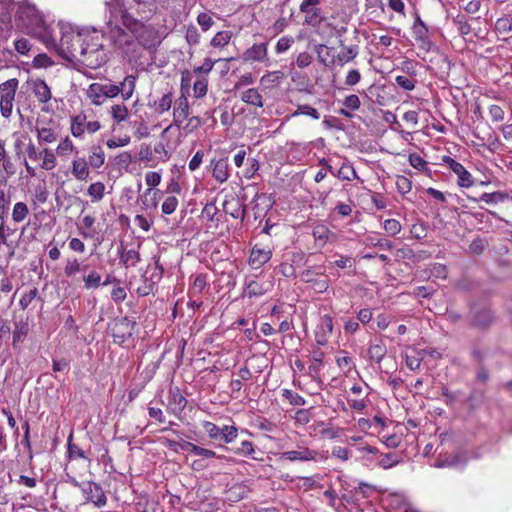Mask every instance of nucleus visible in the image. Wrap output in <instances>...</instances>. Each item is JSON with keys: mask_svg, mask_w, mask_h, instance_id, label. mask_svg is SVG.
Here are the masks:
<instances>
[{"mask_svg": "<svg viewBox=\"0 0 512 512\" xmlns=\"http://www.w3.org/2000/svg\"><path fill=\"white\" fill-rule=\"evenodd\" d=\"M110 113L115 123L119 124L125 121L129 116V110L124 104H114L111 106Z\"/></svg>", "mask_w": 512, "mask_h": 512, "instance_id": "e2e57ef3", "label": "nucleus"}, {"mask_svg": "<svg viewBox=\"0 0 512 512\" xmlns=\"http://www.w3.org/2000/svg\"><path fill=\"white\" fill-rule=\"evenodd\" d=\"M333 317L330 314L320 316L315 329V341L324 346L333 334Z\"/></svg>", "mask_w": 512, "mask_h": 512, "instance_id": "4468645a", "label": "nucleus"}, {"mask_svg": "<svg viewBox=\"0 0 512 512\" xmlns=\"http://www.w3.org/2000/svg\"><path fill=\"white\" fill-rule=\"evenodd\" d=\"M164 268L160 263V257L154 256L153 263H149L147 269L145 271L146 277L148 278V282H152V284L158 285V283L163 278Z\"/></svg>", "mask_w": 512, "mask_h": 512, "instance_id": "393cba45", "label": "nucleus"}, {"mask_svg": "<svg viewBox=\"0 0 512 512\" xmlns=\"http://www.w3.org/2000/svg\"><path fill=\"white\" fill-rule=\"evenodd\" d=\"M106 154L99 144H93L88 148V157L86 159L91 169L98 170L105 164Z\"/></svg>", "mask_w": 512, "mask_h": 512, "instance_id": "5701e85b", "label": "nucleus"}, {"mask_svg": "<svg viewBox=\"0 0 512 512\" xmlns=\"http://www.w3.org/2000/svg\"><path fill=\"white\" fill-rule=\"evenodd\" d=\"M342 104L344 108L339 110V115L346 118H352L353 115L350 111H357L361 106V101L358 95L351 94L344 98Z\"/></svg>", "mask_w": 512, "mask_h": 512, "instance_id": "c756f323", "label": "nucleus"}, {"mask_svg": "<svg viewBox=\"0 0 512 512\" xmlns=\"http://www.w3.org/2000/svg\"><path fill=\"white\" fill-rule=\"evenodd\" d=\"M363 244L366 247L379 248L381 250H391L394 247L392 241L387 238L380 237L377 233H371L363 239Z\"/></svg>", "mask_w": 512, "mask_h": 512, "instance_id": "bb28decb", "label": "nucleus"}, {"mask_svg": "<svg viewBox=\"0 0 512 512\" xmlns=\"http://www.w3.org/2000/svg\"><path fill=\"white\" fill-rule=\"evenodd\" d=\"M493 320V314L488 309H483L478 311L474 317L472 324L473 326L479 327L481 329L487 328Z\"/></svg>", "mask_w": 512, "mask_h": 512, "instance_id": "09e8293b", "label": "nucleus"}, {"mask_svg": "<svg viewBox=\"0 0 512 512\" xmlns=\"http://www.w3.org/2000/svg\"><path fill=\"white\" fill-rule=\"evenodd\" d=\"M218 60H213L209 57L205 58L202 65L195 66L191 71L196 78L208 77V74L213 70L215 63Z\"/></svg>", "mask_w": 512, "mask_h": 512, "instance_id": "bf43d9fd", "label": "nucleus"}, {"mask_svg": "<svg viewBox=\"0 0 512 512\" xmlns=\"http://www.w3.org/2000/svg\"><path fill=\"white\" fill-rule=\"evenodd\" d=\"M35 131L39 145L52 144L59 139L58 126L52 121L42 126L37 124L35 127Z\"/></svg>", "mask_w": 512, "mask_h": 512, "instance_id": "dca6fc26", "label": "nucleus"}, {"mask_svg": "<svg viewBox=\"0 0 512 512\" xmlns=\"http://www.w3.org/2000/svg\"><path fill=\"white\" fill-rule=\"evenodd\" d=\"M83 270L80 261L76 257H69L65 260L63 273L67 278H74Z\"/></svg>", "mask_w": 512, "mask_h": 512, "instance_id": "a18cd8bd", "label": "nucleus"}, {"mask_svg": "<svg viewBox=\"0 0 512 512\" xmlns=\"http://www.w3.org/2000/svg\"><path fill=\"white\" fill-rule=\"evenodd\" d=\"M19 80L11 78L0 84V112L3 118L9 119L13 112Z\"/></svg>", "mask_w": 512, "mask_h": 512, "instance_id": "39448f33", "label": "nucleus"}, {"mask_svg": "<svg viewBox=\"0 0 512 512\" xmlns=\"http://www.w3.org/2000/svg\"><path fill=\"white\" fill-rule=\"evenodd\" d=\"M83 55L81 63L90 69H97L107 62L104 51L103 34L93 30H86L85 42L83 43Z\"/></svg>", "mask_w": 512, "mask_h": 512, "instance_id": "f257e3e1", "label": "nucleus"}, {"mask_svg": "<svg viewBox=\"0 0 512 512\" xmlns=\"http://www.w3.org/2000/svg\"><path fill=\"white\" fill-rule=\"evenodd\" d=\"M223 209L226 214L231 215L234 219H243L245 217V210L238 200L225 202Z\"/></svg>", "mask_w": 512, "mask_h": 512, "instance_id": "603ef678", "label": "nucleus"}, {"mask_svg": "<svg viewBox=\"0 0 512 512\" xmlns=\"http://www.w3.org/2000/svg\"><path fill=\"white\" fill-rule=\"evenodd\" d=\"M0 166L9 175H12L15 173L14 165L11 162V159L9 157V153H8V150L6 147V141L2 138H0Z\"/></svg>", "mask_w": 512, "mask_h": 512, "instance_id": "58836bf2", "label": "nucleus"}, {"mask_svg": "<svg viewBox=\"0 0 512 512\" xmlns=\"http://www.w3.org/2000/svg\"><path fill=\"white\" fill-rule=\"evenodd\" d=\"M208 285V275L200 273L195 275L193 282L188 290L189 297L200 295Z\"/></svg>", "mask_w": 512, "mask_h": 512, "instance_id": "f704fd0d", "label": "nucleus"}, {"mask_svg": "<svg viewBox=\"0 0 512 512\" xmlns=\"http://www.w3.org/2000/svg\"><path fill=\"white\" fill-rule=\"evenodd\" d=\"M136 86V77L133 75H128L124 78V80L118 85V89L120 90V94L124 100H129Z\"/></svg>", "mask_w": 512, "mask_h": 512, "instance_id": "a19ab883", "label": "nucleus"}, {"mask_svg": "<svg viewBox=\"0 0 512 512\" xmlns=\"http://www.w3.org/2000/svg\"><path fill=\"white\" fill-rule=\"evenodd\" d=\"M323 367V353L319 352L313 356V361L308 367V375L315 381H321V370Z\"/></svg>", "mask_w": 512, "mask_h": 512, "instance_id": "c03bdc74", "label": "nucleus"}, {"mask_svg": "<svg viewBox=\"0 0 512 512\" xmlns=\"http://www.w3.org/2000/svg\"><path fill=\"white\" fill-rule=\"evenodd\" d=\"M187 405L186 398L181 394L178 387L171 388L167 397L166 410L169 414L181 419V415Z\"/></svg>", "mask_w": 512, "mask_h": 512, "instance_id": "f8f14e48", "label": "nucleus"}, {"mask_svg": "<svg viewBox=\"0 0 512 512\" xmlns=\"http://www.w3.org/2000/svg\"><path fill=\"white\" fill-rule=\"evenodd\" d=\"M412 34L415 41L418 43H421L422 45L428 43V29L419 15L416 16V19L413 23Z\"/></svg>", "mask_w": 512, "mask_h": 512, "instance_id": "2f4dec72", "label": "nucleus"}, {"mask_svg": "<svg viewBox=\"0 0 512 512\" xmlns=\"http://www.w3.org/2000/svg\"><path fill=\"white\" fill-rule=\"evenodd\" d=\"M190 111L189 101L186 94L181 95L173 103V121L161 133L165 138L169 133L180 132L181 124L188 118Z\"/></svg>", "mask_w": 512, "mask_h": 512, "instance_id": "20e7f679", "label": "nucleus"}, {"mask_svg": "<svg viewBox=\"0 0 512 512\" xmlns=\"http://www.w3.org/2000/svg\"><path fill=\"white\" fill-rule=\"evenodd\" d=\"M101 128L102 125L98 120L87 121V116L84 112H80L70 119V132L77 139H83L85 132L94 134Z\"/></svg>", "mask_w": 512, "mask_h": 512, "instance_id": "0eeeda50", "label": "nucleus"}, {"mask_svg": "<svg viewBox=\"0 0 512 512\" xmlns=\"http://www.w3.org/2000/svg\"><path fill=\"white\" fill-rule=\"evenodd\" d=\"M358 55L357 46H344L342 50L335 56V65L343 66L352 60H354Z\"/></svg>", "mask_w": 512, "mask_h": 512, "instance_id": "473e14b6", "label": "nucleus"}, {"mask_svg": "<svg viewBox=\"0 0 512 512\" xmlns=\"http://www.w3.org/2000/svg\"><path fill=\"white\" fill-rule=\"evenodd\" d=\"M446 436V432H442L439 435V442L434 449V453L436 454L433 457V461L430 463L432 467L444 468L448 465V448L445 444Z\"/></svg>", "mask_w": 512, "mask_h": 512, "instance_id": "6ab92c4d", "label": "nucleus"}, {"mask_svg": "<svg viewBox=\"0 0 512 512\" xmlns=\"http://www.w3.org/2000/svg\"><path fill=\"white\" fill-rule=\"evenodd\" d=\"M33 94L40 104L48 103L52 98V92L48 84L42 79H36L32 82Z\"/></svg>", "mask_w": 512, "mask_h": 512, "instance_id": "b1692460", "label": "nucleus"}, {"mask_svg": "<svg viewBox=\"0 0 512 512\" xmlns=\"http://www.w3.org/2000/svg\"><path fill=\"white\" fill-rule=\"evenodd\" d=\"M231 451L234 454L240 455V456H251L252 459L256 461H262V457H256L254 456L255 453V446L251 441L244 440L240 443V446L234 447L231 449Z\"/></svg>", "mask_w": 512, "mask_h": 512, "instance_id": "49530a36", "label": "nucleus"}, {"mask_svg": "<svg viewBox=\"0 0 512 512\" xmlns=\"http://www.w3.org/2000/svg\"><path fill=\"white\" fill-rule=\"evenodd\" d=\"M367 353L371 362L380 364L387 353V348L382 342L372 343L369 345Z\"/></svg>", "mask_w": 512, "mask_h": 512, "instance_id": "c9c22d12", "label": "nucleus"}, {"mask_svg": "<svg viewBox=\"0 0 512 512\" xmlns=\"http://www.w3.org/2000/svg\"><path fill=\"white\" fill-rule=\"evenodd\" d=\"M320 0H303L300 4V11L305 14L304 22L315 26L321 21V9L318 7Z\"/></svg>", "mask_w": 512, "mask_h": 512, "instance_id": "f3484780", "label": "nucleus"}, {"mask_svg": "<svg viewBox=\"0 0 512 512\" xmlns=\"http://www.w3.org/2000/svg\"><path fill=\"white\" fill-rule=\"evenodd\" d=\"M121 20L143 48L153 49L160 43L159 32L153 26L142 23L127 12L122 14Z\"/></svg>", "mask_w": 512, "mask_h": 512, "instance_id": "7ed1b4c3", "label": "nucleus"}, {"mask_svg": "<svg viewBox=\"0 0 512 512\" xmlns=\"http://www.w3.org/2000/svg\"><path fill=\"white\" fill-rule=\"evenodd\" d=\"M495 30L500 35H507L512 33V17L505 16L499 18L495 23Z\"/></svg>", "mask_w": 512, "mask_h": 512, "instance_id": "774afa93", "label": "nucleus"}, {"mask_svg": "<svg viewBox=\"0 0 512 512\" xmlns=\"http://www.w3.org/2000/svg\"><path fill=\"white\" fill-rule=\"evenodd\" d=\"M85 34L86 30L74 31L71 28L62 31L60 41L57 45L58 54L63 59L70 62L77 61L81 63Z\"/></svg>", "mask_w": 512, "mask_h": 512, "instance_id": "f03ea898", "label": "nucleus"}, {"mask_svg": "<svg viewBox=\"0 0 512 512\" xmlns=\"http://www.w3.org/2000/svg\"><path fill=\"white\" fill-rule=\"evenodd\" d=\"M87 95L91 102L96 106L102 105L106 100L101 83L90 84L87 90Z\"/></svg>", "mask_w": 512, "mask_h": 512, "instance_id": "4c0bfd02", "label": "nucleus"}, {"mask_svg": "<svg viewBox=\"0 0 512 512\" xmlns=\"http://www.w3.org/2000/svg\"><path fill=\"white\" fill-rule=\"evenodd\" d=\"M508 198L509 194L507 192L496 191L492 193H482L479 197V201L487 204H497L499 202H504Z\"/></svg>", "mask_w": 512, "mask_h": 512, "instance_id": "680f3d73", "label": "nucleus"}, {"mask_svg": "<svg viewBox=\"0 0 512 512\" xmlns=\"http://www.w3.org/2000/svg\"><path fill=\"white\" fill-rule=\"evenodd\" d=\"M271 257L272 252L270 249L261 248L256 244L250 252L249 265L254 269H259L266 264Z\"/></svg>", "mask_w": 512, "mask_h": 512, "instance_id": "4be33fe9", "label": "nucleus"}, {"mask_svg": "<svg viewBox=\"0 0 512 512\" xmlns=\"http://www.w3.org/2000/svg\"><path fill=\"white\" fill-rule=\"evenodd\" d=\"M10 201L7 198L5 192L0 190V238L5 239L4 235V219L8 216Z\"/></svg>", "mask_w": 512, "mask_h": 512, "instance_id": "864d4df0", "label": "nucleus"}, {"mask_svg": "<svg viewBox=\"0 0 512 512\" xmlns=\"http://www.w3.org/2000/svg\"><path fill=\"white\" fill-rule=\"evenodd\" d=\"M83 504L92 503L101 508L106 505L107 497L100 484L93 481H82L80 484Z\"/></svg>", "mask_w": 512, "mask_h": 512, "instance_id": "6e6552de", "label": "nucleus"}, {"mask_svg": "<svg viewBox=\"0 0 512 512\" xmlns=\"http://www.w3.org/2000/svg\"><path fill=\"white\" fill-rule=\"evenodd\" d=\"M209 167L211 169L212 177L218 184H223L228 181L230 177V168L228 158H213L210 160Z\"/></svg>", "mask_w": 512, "mask_h": 512, "instance_id": "a211bd4d", "label": "nucleus"}, {"mask_svg": "<svg viewBox=\"0 0 512 512\" xmlns=\"http://www.w3.org/2000/svg\"><path fill=\"white\" fill-rule=\"evenodd\" d=\"M284 77V73L280 70L269 71L261 77L260 83L261 85H263L264 88L272 89L278 86L284 79Z\"/></svg>", "mask_w": 512, "mask_h": 512, "instance_id": "72a5a7b5", "label": "nucleus"}, {"mask_svg": "<svg viewBox=\"0 0 512 512\" xmlns=\"http://www.w3.org/2000/svg\"><path fill=\"white\" fill-rule=\"evenodd\" d=\"M241 58L244 63L250 64L269 62L267 43H254L243 52Z\"/></svg>", "mask_w": 512, "mask_h": 512, "instance_id": "2eb2a0df", "label": "nucleus"}, {"mask_svg": "<svg viewBox=\"0 0 512 512\" xmlns=\"http://www.w3.org/2000/svg\"><path fill=\"white\" fill-rule=\"evenodd\" d=\"M268 288L265 287L264 283H260L257 280H249L245 283L244 296L248 298L261 297L266 294Z\"/></svg>", "mask_w": 512, "mask_h": 512, "instance_id": "7c9ffc66", "label": "nucleus"}, {"mask_svg": "<svg viewBox=\"0 0 512 512\" xmlns=\"http://www.w3.org/2000/svg\"><path fill=\"white\" fill-rule=\"evenodd\" d=\"M87 195L91 198L92 202H99L105 195L104 183L97 181L91 183L87 188Z\"/></svg>", "mask_w": 512, "mask_h": 512, "instance_id": "4d7b16f0", "label": "nucleus"}, {"mask_svg": "<svg viewBox=\"0 0 512 512\" xmlns=\"http://www.w3.org/2000/svg\"><path fill=\"white\" fill-rule=\"evenodd\" d=\"M76 153L75 158L71 162V173L73 177L78 181H87L90 178V166L88 165L86 158Z\"/></svg>", "mask_w": 512, "mask_h": 512, "instance_id": "412c9836", "label": "nucleus"}, {"mask_svg": "<svg viewBox=\"0 0 512 512\" xmlns=\"http://www.w3.org/2000/svg\"><path fill=\"white\" fill-rule=\"evenodd\" d=\"M240 99L250 106L262 108L264 106L263 97L256 88H248L241 92Z\"/></svg>", "mask_w": 512, "mask_h": 512, "instance_id": "cd10ccee", "label": "nucleus"}, {"mask_svg": "<svg viewBox=\"0 0 512 512\" xmlns=\"http://www.w3.org/2000/svg\"><path fill=\"white\" fill-rule=\"evenodd\" d=\"M173 103L174 101L172 92H167L154 101L153 108L157 114L161 115L165 112H168L173 106Z\"/></svg>", "mask_w": 512, "mask_h": 512, "instance_id": "ea45409f", "label": "nucleus"}, {"mask_svg": "<svg viewBox=\"0 0 512 512\" xmlns=\"http://www.w3.org/2000/svg\"><path fill=\"white\" fill-rule=\"evenodd\" d=\"M29 214V209L26 203L17 202L13 206L12 219L16 223H20L26 219Z\"/></svg>", "mask_w": 512, "mask_h": 512, "instance_id": "0e129e2a", "label": "nucleus"}, {"mask_svg": "<svg viewBox=\"0 0 512 512\" xmlns=\"http://www.w3.org/2000/svg\"><path fill=\"white\" fill-rule=\"evenodd\" d=\"M450 171L457 176V184L461 188H469L473 185L474 179L471 173L459 162L450 158Z\"/></svg>", "mask_w": 512, "mask_h": 512, "instance_id": "aec40b11", "label": "nucleus"}, {"mask_svg": "<svg viewBox=\"0 0 512 512\" xmlns=\"http://www.w3.org/2000/svg\"><path fill=\"white\" fill-rule=\"evenodd\" d=\"M369 386L355 383L349 390L350 394L346 400L349 407L357 412H363L370 404Z\"/></svg>", "mask_w": 512, "mask_h": 512, "instance_id": "1a4fd4ad", "label": "nucleus"}, {"mask_svg": "<svg viewBox=\"0 0 512 512\" xmlns=\"http://www.w3.org/2000/svg\"><path fill=\"white\" fill-rule=\"evenodd\" d=\"M160 196V190L153 191L151 188H147L141 196V202L145 208L156 209Z\"/></svg>", "mask_w": 512, "mask_h": 512, "instance_id": "79ce46f5", "label": "nucleus"}, {"mask_svg": "<svg viewBox=\"0 0 512 512\" xmlns=\"http://www.w3.org/2000/svg\"><path fill=\"white\" fill-rule=\"evenodd\" d=\"M301 281L308 284L316 293H324L330 286V279L324 272H316L307 268L301 272Z\"/></svg>", "mask_w": 512, "mask_h": 512, "instance_id": "9d476101", "label": "nucleus"}, {"mask_svg": "<svg viewBox=\"0 0 512 512\" xmlns=\"http://www.w3.org/2000/svg\"><path fill=\"white\" fill-rule=\"evenodd\" d=\"M136 322L128 317L115 318L109 324V331L113 342L122 345L128 341L134 334Z\"/></svg>", "mask_w": 512, "mask_h": 512, "instance_id": "423d86ee", "label": "nucleus"}, {"mask_svg": "<svg viewBox=\"0 0 512 512\" xmlns=\"http://www.w3.org/2000/svg\"><path fill=\"white\" fill-rule=\"evenodd\" d=\"M339 179L346 180V181H352L355 179H359V176L354 169L353 165L350 163H343L342 166L339 168L337 173L335 174Z\"/></svg>", "mask_w": 512, "mask_h": 512, "instance_id": "13d9d810", "label": "nucleus"}, {"mask_svg": "<svg viewBox=\"0 0 512 512\" xmlns=\"http://www.w3.org/2000/svg\"><path fill=\"white\" fill-rule=\"evenodd\" d=\"M319 452L309 449L305 446H297L296 450L284 451L279 454L280 460H287L290 462L300 461L308 462L317 460Z\"/></svg>", "mask_w": 512, "mask_h": 512, "instance_id": "ddd939ff", "label": "nucleus"}, {"mask_svg": "<svg viewBox=\"0 0 512 512\" xmlns=\"http://www.w3.org/2000/svg\"><path fill=\"white\" fill-rule=\"evenodd\" d=\"M422 362V357L420 355V352L416 350L415 348H408L405 352V363L406 366L412 370H418L420 368Z\"/></svg>", "mask_w": 512, "mask_h": 512, "instance_id": "8fccbe9b", "label": "nucleus"}, {"mask_svg": "<svg viewBox=\"0 0 512 512\" xmlns=\"http://www.w3.org/2000/svg\"><path fill=\"white\" fill-rule=\"evenodd\" d=\"M180 449L181 450H184V451H188L194 455H197V456H201L205 459H211V458H215L219 461V463L221 464H224V463H236V459L235 458H232V457H228V456H225V455H218L215 451L211 450V449H208V448H204V447H201V446H198L192 442H188V441H182V443L180 444Z\"/></svg>", "mask_w": 512, "mask_h": 512, "instance_id": "9b49d317", "label": "nucleus"}, {"mask_svg": "<svg viewBox=\"0 0 512 512\" xmlns=\"http://www.w3.org/2000/svg\"><path fill=\"white\" fill-rule=\"evenodd\" d=\"M232 35V32L229 30L219 31L211 39L210 45L214 48H223L229 44Z\"/></svg>", "mask_w": 512, "mask_h": 512, "instance_id": "6e6d98bb", "label": "nucleus"}, {"mask_svg": "<svg viewBox=\"0 0 512 512\" xmlns=\"http://www.w3.org/2000/svg\"><path fill=\"white\" fill-rule=\"evenodd\" d=\"M308 116L313 120H319L321 115L319 111L307 104H296V109L291 113L290 117Z\"/></svg>", "mask_w": 512, "mask_h": 512, "instance_id": "37998d69", "label": "nucleus"}, {"mask_svg": "<svg viewBox=\"0 0 512 512\" xmlns=\"http://www.w3.org/2000/svg\"><path fill=\"white\" fill-rule=\"evenodd\" d=\"M133 162V156L129 151H122L115 155L112 160V166L115 170L130 172V166Z\"/></svg>", "mask_w": 512, "mask_h": 512, "instance_id": "c85d7f7f", "label": "nucleus"}, {"mask_svg": "<svg viewBox=\"0 0 512 512\" xmlns=\"http://www.w3.org/2000/svg\"><path fill=\"white\" fill-rule=\"evenodd\" d=\"M101 274L96 270H91L87 275L83 276L84 288L94 290L101 286Z\"/></svg>", "mask_w": 512, "mask_h": 512, "instance_id": "052dcab7", "label": "nucleus"}, {"mask_svg": "<svg viewBox=\"0 0 512 512\" xmlns=\"http://www.w3.org/2000/svg\"><path fill=\"white\" fill-rule=\"evenodd\" d=\"M120 261L125 265V267H134L140 261V254L138 251L134 249H130L124 251L120 255Z\"/></svg>", "mask_w": 512, "mask_h": 512, "instance_id": "69168bd1", "label": "nucleus"}, {"mask_svg": "<svg viewBox=\"0 0 512 512\" xmlns=\"http://www.w3.org/2000/svg\"><path fill=\"white\" fill-rule=\"evenodd\" d=\"M281 396L293 406H304L306 400L297 392L290 389H282Z\"/></svg>", "mask_w": 512, "mask_h": 512, "instance_id": "338daca9", "label": "nucleus"}, {"mask_svg": "<svg viewBox=\"0 0 512 512\" xmlns=\"http://www.w3.org/2000/svg\"><path fill=\"white\" fill-rule=\"evenodd\" d=\"M209 80L208 77H200L196 78L194 81L193 88V97L196 99H201L207 95L208 92Z\"/></svg>", "mask_w": 512, "mask_h": 512, "instance_id": "5fc2aeb1", "label": "nucleus"}, {"mask_svg": "<svg viewBox=\"0 0 512 512\" xmlns=\"http://www.w3.org/2000/svg\"><path fill=\"white\" fill-rule=\"evenodd\" d=\"M41 163L40 167L43 170L50 171L53 170L57 166V158L53 150L49 148H43L41 154Z\"/></svg>", "mask_w": 512, "mask_h": 512, "instance_id": "de8ad7c7", "label": "nucleus"}, {"mask_svg": "<svg viewBox=\"0 0 512 512\" xmlns=\"http://www.w3.org/2000/svg\"><path fill=\"white\" fill-rule=\"evenodd\" d=\"M29 332L28 319H21L14 323L13 346L24 341Z\"/></svg>", "mask_w": 512, "mask_h": 512, "instance_id": "e433bc0d", "label": "nucleus"}, {"mask_svg": "<svg viewBox=\"0 0 512 512\" xmlns=\"http://www.w3.org/2000/svg\"><path fill=\"white\" fill-rule=\"evenodd\" d=\"M450 17L453 18V24L457 27L459 35L465 36L471 32V27L468 23V18L466 14L459 13L457 15H454L450 11Z\"/></svg>", "mask_w": 512, "mask_h": 512, "instance_id": "3c124183", "label": "nucleus"}, {"mask_svg": "<svg viewBox=\"0 0 512 512\" xmlns=\"http://www.w3.org/2000/svg\"><path fill=\"white\" fill-rule=\"evenodd\" d=\"M318 61L326 67L335 66L334 48L317 44L314 48Z\"/></svg>", "mask_w": 512, "mask_h": 512, "instance_id": "a878e982", "label": "nucleus"}]
</instances>
